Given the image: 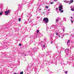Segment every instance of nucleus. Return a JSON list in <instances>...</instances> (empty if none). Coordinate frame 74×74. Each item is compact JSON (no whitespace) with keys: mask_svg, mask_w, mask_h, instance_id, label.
<instances>
[{"mask_svg":"<svg viewBox=\"0 0 74 74\" xmlns=\"http://www.w3.org/2000/svg\"><path fill=\"white\" fill-rule=\"evenodd\" d=\"M71 11H74V8H71Z\"/></svg>","mask_w":74,"mask_h":74,"instance_id":"7","label":"nucleus"},{"mask_svg":"<svg viewBox=\"0 0 74 74\" xmlns=\"http://www.w3.org/2000/svg\"><path fill=\"white\" fill-rule=\"evenodd\" d=\"M59 11H61L63 9V6L62 5H60L59 7Z\"/></svg>","mask_w":74,"mask_h":74,"instance_id":"3","label":"nucleus"},{"mask_svg":"<svg viewBox=\"0 0 74 74\" xmlns=\"http://www.w3.org/2000/svg\"><path fill=\"white\" fill-rule=\"evenodd\" d=\"M43 47H45V45H43Z\"/></svg>","mask_w":74,"mask_h":74,"instance_id":"20","label":"nucleus"},{"mask_svg":"<svg viewBox=\"0 0 74 74\" xmlns=\"http://www.w3.org/2000/svg\"><path fill=\"white\" fill-rule=\"evenodd\" d=\"M71 23H73V20H71Z\"/></svg>","mask_w":74,"mask_h":74,"instance_id":"17","label":"nucleus"},{"mask_svg":"<svg viewBox=\"0 0 74 74\" xmlns=\"http://www.w3.org/2000/svg\"><path fill=\"white\" fill-rule=\"evenodd\" d=\"M73 2H74V1L73 0H71V1L70 3H73Z\"/></svg>","mask_w":74,"mask_h":74,"instance_id":"9","label":"nucleus"},{"mask_svg":"<svg viewBox=\"0 0 74 74\" xmlns=\"http://www.w3.org/2000/svg\"><path fill=\"white\" fill-rule=\"evenodd\" d=\"M61 12H63V10H62L61 11Z\"/></svg>","mask_w":74,"mask_h":74,"instance_id":"14","label":"nucleus"},{"mask_svg":"<svg viewBox=\"0 0 74 74\" xmlns=\"http://www.w3.org/2000/svg\"><path fill=\"white\" fill-rule=\"evenodd\" d=\"M51 44H52V42H51Z\"/></svg>","mask_w":74,"mask_h":74,"instance_id":"25","label":"nucleus"},{"mask_svg":"<svg viewBox=\"0 0 74 74\" xmlns=\"http://www.w3.org/2000/svg\"><path fill=\"white\" fill-rule=\"evenodd\" d=\"M65 74H67V71H66L65 72Z\"/></svg>","mask_w":74,"mask_h":74,"instance_id":"18","label":"nucleus"},{"mask_svg":"<svg viewBox=\"0 0 74 74\" xmlns=\"http://www.w3.org/2000/svg\"><path fill=\"white\" fill-rule=\"evenodd\" d=\"M39 10H40V11H41V9H39Z\"/></svg>","mask_w":74,"mask_h":74,"instance_id":"21","label":"nucleus"},{"mask_svg":"<svg viewBox=\"0 0 74 74\" xmlns=\"http://www.w3.org/2000/svg\"><path fill=\"white\" fill-rule=\"evenodd\" d=\"M3 14V12H0V15H2Z\"/></svg>","mask_w":74,"mask_h":74,"instance_id":"8","label":"nucleus"},{"mask_svg":"<svg viewBox=\"0 0 74 74\" xmlns=\"http://www.w3.org/2000/svg\"><path fill=\"white\" fill-rule=\"evenodd\" d=\"M53 2H51L50 3L51 4H53Z\"/></svg>","mask_w":74,"mask_h":74,"instance_id":"15","label":"nucleus"},{"mask_svg":"<svg viewBox=\"0 0 74 74\" xmlns=\"http://www.w3.org/2000/svg\"><path fill=\"white\" fill-rule=\"evenodd\" d=\"M63 32H64V31H65L64 29H63Z\"/></svg>","mask_w":74,"mask_h":74,"instance_id":"23","label":"nucleus"},{"mask_svg":"<svg viewBox=\"0 0 74 74\" xmlns=\"http://www.w3.org/2000/svg\"><path fill=\"white\" fill-rule=\"evenodd\" d=\"M21 45H21V43H20L19 44V46H21Z\"/></svg>","mask_w":74,"mask_h":74,"instance_id":"16","label":"nucleus"},{"mask_svg":"<svg viewBox=\"0 0 74 74\" xmlns=\"http://www.w3.org/2000/svg\"><path fill=\"white\" fill-rule=\"evenodd\" d=\"M45 8H48V6H45Z\"/></svg>","mask_w":74,"mask_h":74,"instance_id":"13","label":"nucleus"},{"mask_svg":"<svg viewBox=\"0 0 74 74\" xmlns=\"http://www.w3.org/2000/svg\"><path fill=\"white\" fill-rule=\"evenodd\" d=\"M69 51V49H66L65 50L66 52H68V51Z\"/></svg>","mask_w":74,"mask_h":74,"instance_id":"5","label":"nucleus"},{"mask_svg":"<svg viewBox=\"0 0 74 74\" xmlns=\"http://www.w3.org/2000/svg\"><path fill=\"white\" fill-rule=\"evenodd\" d=\"M59 20H61V19H56V22H58L59 21Z\"/></svg>","mask_w":74,"mask_h":74,"instance_id":"4","label":"nucleus"},{"mask_svg":"<svg viewBox=\"0 0 74 74\" xmlns=\"http://www.w3.org/2000/svg\"><path fill=\"white\" fill-rule=\"evenodd\" d=\"M71 19H73V18L72 17H71Z\"/></svg>","mask_w":74,"mask_h":74,"instance_id":"22","label":"nucleus"},{"mask_svg":"<svg viewBox=\"0 0 74 74\" xmlns=\"http://www.w3.org/2000/svg\"><path fill=\"white\" fill-rule=\"evenodd\" d=\"M56 36H58V33H56Z\"/></svg>","mask_w":74,"mask_h":74,"instance_id":"19","label":"nucleus"},{"mask_svg":"<svg viewBox=\"0 0 74 74\" xmlns=\"http://www.w3.org/2000/svg\"><path fill=\"white\" fill-rule=\"evenodd\" d=\"M54 1H57L58 0H54Z\"/></svg>","mask_w":74,"mask_h":74,"instance_id":"24","label":"nucleus"},{"mask_svg":"<svg viewBox=\"0 0 74 74\" xmlns=\"http://www.w3.org/2000/svg\"><path fill=\"white\" fill-rule=\"evenodd\" d=\"M25 56H26V55H25Z\"/></svg>","mask_w":74,"mask_h":74,"instance_id":"27","label":"nucleus"},{"mask_svg":"<svg viewBox=\"0 0 74 74\" xmlns=\"http://www.w3.org/2000/svg\"><path fill=\"white\" fill-rule=\"evenodd\" d=\"M25 56H26V55H25Z\"/></svg>","mask_w":74,"mask_h":74,"instance_id":"26","label":"nucleus"},{"mask_svg":"<svg viewBox=\"0 0 74 74\" xmlns=\"http://www.w3.org/2000/svg\"><path fill=\"white\" fill-rule=\"evenodd\" d=\"M18 21H19V22H21V18H19L18 19Z\"/></svg>","mask_w":74,"mask_h":74,"instance_id":"6","label":"nucleus"},{"mask_svg":"<svg viewBox=\"0 0 74 74\" xmlns=\"http://www.w3.org/2000/svg\"><path fill=\"white\" fill-rule=\"evenodd\" d=\"M23 71L21 72L20 74H23Z\"/></svg>","mask_w":74,"mask_h":74,"instance_id":"11","label":"nucleus"},{"mask_svg":"<svg viewBox=\"0 0 74 74\" xmlns=\"http://www.w3.org/2000/svg\"><path fill=\"white\" fill-rule=\"evenodd\" d=\"M43 21L47 23H48V22L49 21L48 18H45L43 19Z\"/></svg>","mask_w":74,"mask_h":74,"instance_id":"1","label":"nucleus"},{"mask_svg":"<svg viewBox=\"0 0 74 74\" xmlns=\"http://www.w3.org/2000/svg\"><path fill=\"white\" fill-rule=\"evenodd\" d=\"M37 33H39V30L38 29L37 30Z\"/></svg>","mask_w":74,"mask_h":74,"instance_id":"10","label":"nucleus"},{"mask_svg":"<svg viewBox=\"0 0 74 74\" xmlns=\"http://www.w3.org/2000/svg\"><path fill=\"white\" fill-rule=\"evenodd\" d=\"M10 12H11V10H8V11H6L5 12V15H8V13H9Z\"/></svg>","mask_w":74,"mask_h":74,"instance_id":"2","label":"nucleus"},{"mask_svg":"<svg viewBox=\"0 0 74 74\" xmlns=\"http://www.w3.org/2000/svg\"><path fill=\"white\" fill-rule=\"evenodd\" d=\"M70 41L69 40H68V42H67V44H68L69 42H70Z\"/></svg>","mask_w":74,"mask_h":74,"instance_id":"12","label":"nucleus"}]
</instances>
